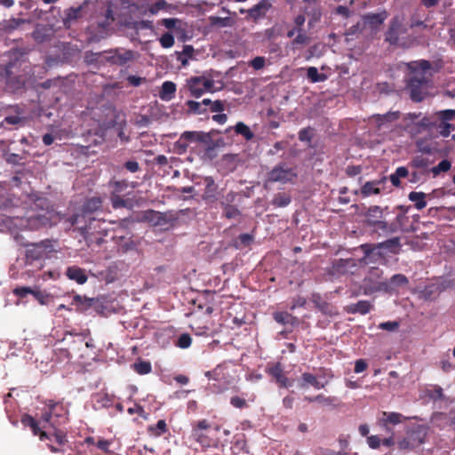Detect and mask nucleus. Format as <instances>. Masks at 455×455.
Listing matches in <instances>:
<instances>
[{
  "mask_svg": "<svg viewBox=\"0 0 455 455\" xmlns=\"http://www.w3.org/2000/svg\"><path fill=\"white\" fill-rule=\"evenodd\" d=\"M209 20H210L211 26L220 27V28L232 26L231 19L228 17L221 18V17H217V16H211V17H209Z\"/></svg>",
  "mask_w": 455,
  "mask_h": 455,
  "instance_id": "obj_46",
  "label": "nucleus"
},
{
  "mask_svg": "<svg viewBox=\"0 0 455 455\" xmlns=\"http://www.w3.org/2000/svg\"><path fill=\"white\" fill-rule=\"evenodd\" d=\"M317 377L321 381L328 380L329 382L333 378V373L331 370L321 367L318 369Z\"/></svg>",
  "mask_w": 455,
  "mask_h": 455,
  "instance_id": "obj_55",
  "label": "nucleus"
},
{
  "mask_svg": "<svg viewBox=\"0 0 455 455\" xmlns=\"http://www.w3.org/2000/svg\"><path fill=\"white\" fill-rule=\"evenodd\" d=\"M386 12L379 13H368L363 16V26H369L371 29H378L387 19Z\"/></svg>",
  "mask_w": 455,
  "mask_h": 455,
  "instance_id": "obj_19",
  "label": "nucleus"
},
{
  "mask_svg": "<svg viewBox=\"0 0 455 455\" xmlns=\"http://www.w3.org/2000/svg\"><path fill=\"white\" fill-rule=\"evenodd\" d=\"M32 37L37 43H44L50 38L49 29L45 26L38 25L33 31Z\"/></svg>",
  "mask_w": 455,
  "mask_h": 455,
  "instance_id": "obj_35",
  "label": "nucleus"
},
{
  "mask_svg": "<svg viewBox=\"0 0 455 455\" xmlns=\"http://www.w3.org/2000/svg\"><path fill=\"white\" fill-rule=\"evenodd\" d=\"M409 174V171L407 167L400 166L398 167L395 173L391 174L389 180L393 186L399 188L401 186V178H405Z\"/></svg>",
  "mask_w": 455,
  "mask_h": 455,
  "instance_id": "obj_38",
  "label": "nucleus"
},
{
  "mask_svg": "<svg viewBox=\"0 0 455 455\" xmlns=\"http://www.w3.org/2000/svg\"><path fill=\"white\" fill-rule=\"evenodd\" d=\"M307 77L311 83L323 82L327 79L326 75L319 73L315 67L307 68Z\"/></svg>",
  "mask_w": 455,
  "mask_h": 455,
  "instance_id": "obj_40",
  "label": "nucleus"
},
{
  "mask_svg": "<svg viewBox=\"0 0 455 455\" xmlns=\"http://www.w3.org/2000/svg\"><path fill=\"white\" fill-rule=\"evenodd\" d=\"M80 209L89 216H92L93 213L102 212L103 199L100 196L86 198Z\"/></svg>",
  "mask_w": 455,
  "mask_h": 455,
  "instance_id": "obj_13",
  "label": "nucleus"
},
{
  "mask_svg": "<svg viewBox=\"0 0 455 455\" xmlns=\"http://www.w3.org/2000/svg\"><path fill=\"white\" fill-rule=\"evenodd\" d=\"M407 68L411 71L407 82V89L410 97L414 102H421L427 94L429 80L427 77V70L430 68L427 60L407 63Z\"/></svg>",
  "mask_w": 455,
  "mask_h": 455,
  "instance_id": "obj_1",
  "label": "nucleus"
},
{
  "mask_svg": "<svg viewBox=\"0 0 455 455\" xmlns=\"http://www.w3.org/2000/svg\"><path fill=\"white\" fill-rule=\"evenodd\" d=\"M387 207L385 208L387 210ZM383 212L384 209L378 205H373L368 208L365 217H366V223L372 228H375V226L381 220L383 217Z\"/></svg>",
  "mask_w": 455,
  "mask_h": 455,
  "instance_id": "obj_21",
  "label": "nucleus"
},
{
  "mask_svg": "<svg viewBox=\"0 0 455 455\" xmlns=\"http://www.w3.org/2000/svg\"><path fill=\"white\" fill-rule=\"evenodd\" d=\"M377 230H380L385 235L394 234L398 232L397 226L392 221L388 222L386 220H380L375 228Z\"/></svg>",
  "mask_w": 455,
  "mask_h": 455,
  "instance_id": "obj_41",
  "label": "nucleus"
},
{
  "mask_svg": "<svg viewBox=\"0 0 455 455\" xmlns=\"http://www.w3.org/2000/svg\"><path fill=\"white\" fill-rule=\"evenodd\" d=\"M183 138L188 142L199 141L203 143H208L211 140L210 134L204 132H184L182 133Z\"/></svg>",
  "mask_w": 455,
  "mask_h": 455,
  "instance_id": "obj_32",
  "label": "nucleus"
},
{
  "mask_svg": "<svg viewBox=\"0 0 455 455\" xmlns=\"http://www.w3.org/2000/svg\"><path fill=\"white\" fill-rule=\"evenodd\" d=\"M312 301L315 305V307L320 310L323 314L333 317L339 315V311L335 306L323 300L319 294H314Z\"/></svg>",
  "mask_w": 455,
  "mask_h": 455,
  "instance_id": "obj_16",
  "label": "nucleus"
},
{
  "mask_svg": "<svg viewBox=\"0 0 455 455\" xmlns=\"http://www.w3.org/2000/svg\"><path fill=\"white\" fill-rule=\"evenodd\" d=\"M291 201V198L288 194L277 193L272 200V204L275 207H285L290 204Z\"/></svg>",
  "mask_w": 455,
  "mask_h": 455,
  "instance_id": "obj_43",
  "label": "nucleus"
},
{
  "mask_svg": "<svg viewBox=\"0 0 455 455\" xmlns=\"http://www.w3.org/2000/svg\"><path fill=\"white\" fill-rule=\"evenodd\" d=\"M451 129H453V125L447 122H442L438 126L439 133L443 137H448L451 133Z\"/></svg>",
  "mask_w": 455,
  "mask_h": 455,
  "instance_id": "obj_61",
  "label": "nucleus"
},
{
  "mask_svg": "<svg viewBox=\"0 0 455 455\" xmlns=\"http://www.w3.org/2000/svg\"><path fill=\"white\" fill-rule=\"evenodd\" d=\"M223 214L227 219H235L241 215V212L235 205L223 206Z\"/></svg>",
  "mask_w": 455,
  "mask_h": 455,
  "instance_id": "obj_51",
  "label": "nucleus"
},
{
  "mask_svg": "<svg viewBox=\"0 0 455 455\" xmlns=\"http://www.w3.org/2000/svg\"><path fill=\"white\" fill-rule=\"evenodd\" d=\"M272 4L269 0H261L257 4H255L253 7L243 10L241 9V13H248L249 17L251 18L253 20H257L260 18H263L266 16L267 12L271 9Z\"/></svg>",
  "mask_w": 455,
  "mask_h": 455,
  "instance_id": "obj_11",
  "label": "nucleus"
},
{
  "mask_svg": "<svg viewBox=\"0 0 455 455\" xmlns=\"http://www.w3.org/2000/svg\"><path fill=\"white\" fill-rule=\"evenodd\" d=\"M372 307H373V306L370 301L359 300L356 303L348 305L346 307V311L348 314L366 315L372 309Z\"/></svg>",
  "mask_w": 455,
  "mask_h": 455,
  "instance_id": "obj_24",
  "label": "nucleus"
},
{
  "mask_svg": "<svg viewBox=\"0 0 455 455\" xmlns=\"http://www.w3.org/2000/svg\"><path fill=\"white\" fill-rule=\"evenodd\" d=\"M164 48H171L174 44V36L171 33H164L159 39Z\"/></svg>",
  "mask_w": 455,
  "mask_h": 455,
  "instance_id": "obj_54",
  "label": "nucleus"
},
{
  "mask_svg": "<svg viewBox=\"0 0 455 455\" xmlns=\"http://www.w3.org/2000/svg\"><path fill=\"white\" fill-rule=\"evenodd\" d=\"M66 275L68 279L76 281L79 284L85 283L88 279L85 270L77 266L68 267L66 270Z\"/></svg>",
  "mask_w": 455,
  "mask_h": 455,
  "instance_id": "obj_23",
  "label": "nucleus"
},
{
  "mask_svg": "<svg viewBox=\"0 0 455 455\" xmlns=\"http://www.w3.org/2000/svg\"><path fill=\"white\" fill-rule=\"evenodd\" d=\"M235 132L237 133V134H240L242 136H243L245 138V140H251L253 137H254V134L253 132L251 131V129L249 128V126H247L245 124H243V122H238L235 127Z\"/></svg>",
  "mask_w": 455,
  "mask_h": 455,
  "instance_id": "obj_44",
  "label": "nucleus"
},
{
  "mask_svg": "<svg viewBox=\"0 0 455 455\" xmlns=\"http://www.w3.org/2000/svg\"><path fill=\"white\" fill-rule=\"evenodd\" d=\"M296 177L297 174L291 168L279 164L267 173V181L287 183L292 181Z\"/></svg>",
  "mask_w": 455,
  "mask_h": 455,
  "instance_id": "obj_8",
  "label": "nucleus"
},
{
  "mask_svg": "<svg viewBox=\"0 0 455 455\" xmlns=\"http://www.w3.org/2000/svg\"><path fill=\"white\" fill-rule=\"evenodd\" d=\"M211 103L210 99H204L202 101L188 100L187 106L189 114L202 115L206 112L208 105Z\"/></svg>",
  "mask_w": 455,
  "mask_h": 455,
  "instance_id": "obj_26",
  "label": "nucleus"
},
{
  "mask_svg": "<svg viewBox=\"0 0 455 455\" xmlns=\"http://www.w3.org/2000/svg\"><path fill=\"white\" fill-rule=\"evenodd\" d=\"M6 85L11 92H16L24 87L25 82L20 76H14L13 77H11Z\"/></svg>",
  "mask_w": 455,
  "mask_h": 455,
  "instance_id": "obj_47",
  "label": "nucleus"
},
{
  "mask_svg": "<svg viewBox=\"0 0 455 455\" xmlns=\"http://www.w3.org/2000/svg\"><path fill=\"white\" fill-rule=\"evenodd\" d=\"M210 108V110L212 112L220 113L225 108V102L220 100H212L211 103L208 105Z\"/></svg>",
  "mask_w": 455,
  "mask_h": 455,
  "instance_id": "obj_59",
  "label": "nucleus"
},
{
  "mask_svg": "<svg viewBox=\"0 0 455 455\" xmlns=\"http://www.w3.org/2000/svg\"><path fill=\"white\" fill-rule=\"evenodd\" d=\"M451 167V161L443 159L436 166L432 167L429 171L433 173L434 177H436L442 172H447L450 171Z\"/></svg>",
  "mask_w": 455,
  "mask_h": 455,
  "instance_id": "obj_45",
  "label": "nucleus"
},
{
  "mask_svg": "<svg viewBox=\"0 0 455 455\" xmlns=\"http://www.w3.org/2000/svg\"><path fill=\"white\" fill-rule=\"evenodd\" d=\"M205 186L202 195L203 200L207 204H213L218 200V185L215 183L212 177H205L204 179Z\"/></svg>",
  "mask_w": 455,
  "mask_h": 455,
  "instance_id": "obj_12",
  "label": "nucleus"
},
{
  "mask_svg": "<svg viewBox=\"0 0 455 455\" xmlns=\"http://www.w3.org/2000/svg\"><path fill=\"white\" fill-rule=\"evenodd\" d=\"M237 196H238V194L236 192L229 191L224 196L223 200L220 202L221 207L233 205L232 204L236 200Z\"/></svg>",
  "mask_w": 455,
  "mask_h": 455,
  "instance_id": "obj_56",
  "label": "nucleus"
},
{
  "mask_svg": "<svg viewBox=\"0 0 455 455\" xmlns=\"http://www.w3.org/2000/svg\"><path fill=\"white\" fill-rule=\"evenodd\" d=\"M66 222L68 223L69 227H74L75 230H77L80 235L84 238L88 246L93 243L94 229L100 225L104 224V220H98L94 217L85 214L81 209L71 216L66 219Z\"/></svg>",
  "mask_w": 455,
  "mask_h": 455,
  "instance_id": "obj_2",
  "label": "nucleus"
},
{
  "mask_svg": "<svg viewBox=\"0 0 455 455\" xmlns=\"http://www.w3.org/2000/svg\"><path fill=\"white\" fill-rule=\"evenodd\" d=\"M309 43V37L306 33L302 32L301 28H298V35L293 39V44H307Z\"/></svg>",
  "mask_w": 455,
  "mask_h": 455,
  "instance_id": "obj_57",
  "label": "nucleus"
},
{
  "mask_svg": "<svg viewBox=\"0 0 455 455\" xmlns=\"http://www.w3.org/2000/svg\"><path fill=\"white\" fill-rule=\"evenodd\" d=\"M227 370V366L225 364H220L212 371H209L205 372V376L209 379H214L217 381L228 383L229 380L228 379V377L226 376L225 371Z\"/></svg>",
  "mask_w": 455,
  "mask_h": 455,
  "instance_id": "obj_28",
  "label": "nucleus"
},
{
  "mask_svg": "<svg viewBox=\"0 0 455 455\" xmlns=\"http://www.w3.org/2000/svg\"><path fill=\"white\" fill-rule=\"evenodd\" d=\"M81 11V7L68 9L65 13L64 23H71L76 20L80 17Z\"/></svg>",
  "mask_w": 455,
  "mask_h": 455,
  "instance_id": "obj_49",
  "label": "nucleus"
},
{
  "mask_svg": "<svg viewBox=\"0 0 455 455\" xmlns=\"http://www.w3.org/2000/svg\"><path fill=\"white\" fill-rule=\"evenodd\" d=\"M273 317L275 322L283 325H293L297 322V318L287 312H275Z\"/></svg>",
  "mask_w": 455,
  "mask_h": 455,
  "instance_id": "obj_36",
  "label": "nucleus"
},
{
  "mask_svg": "<svg viewBox=\"0 0 455 455\" xmlns=\"http://www.w3.org/2000/svg\"><path fill=\"white\" fill-rule=\"evenodd\" d=\"M113 240L124 253L136 250L139 244V243L133 239L132 235H115Z\"/></svg>",
  "mask_w": 455,
  "mask_h": 455,
  "instance_id": "obj_14",
  "label": "nucleus"
},
{
  "mask_svg": "<svg viewBox=\"0 0 455 455\" xmlns=\"http://www.w3.org/2000/svg\"><path fill=\"white\" fill-rule=\"evenodd\" d=\"M214 81L205 76H192L187 81V86L193 97L199 98L205 92H212Z\"/></svg>",
  "mask_w": 455,
  "mask_h": 455,
  "instance_id": "obj_6",
  "label": "nucleus"
},
{
  "mask_svg": "<svg viewBox=\"0 0 455 455\" xmlns=\"http://www.w3.org/2000/svg\"><path fill=\"white\" fill-rule=\"evenodd\" d=\"M114 12L108 6L102 14L99 15L95 25L90 27V41L98 43L113 33Z\"/></svg>",
  "mask_w": 455,
  "mask_h": 455,
  "instance_id": "obj_3",
  "label": "nucleus"
},
{
  "mask_svg": "<svg viewBox=\"0 0 455 455\" xmlns=\"http://www.w3.org/2000/svg\"><path fill=\"white\" fill-rule=\"evenodd\" d=\"M267 372L271 375L281 387H288L291 386V381L283 373V366L277 363L267 369Z\"/></svg>",
  "mask_w": 455,
  "mask_h": 455,
  "instance_id": "obj_15",
  "label": "nucleus"
},
{
  "mask_svg": "<svg viewBox=\"0 0 455 455\" xmlns=\"http://www.w3.org/2000/svg\"><path fill=\"white\" fill-rule=\"evenodd\" d=\"M135 58V52L132 50L121 48L111 49L106 52V60L112 65L124 66Z\"/></svg>",
  "mask_w": 455,
  "mask_h": 455,
  "instance_id": "obj_7",
  "label": "nucleus"
},
{
  "mask_svg": "<svg viewBox=\"0 0 455 455\" xmlns=\"http://www.w3.org/2000/svg\"><path fill=\"white\" fill-rule=\"evenodd\" d=\"M13 112V115H8L4 117V123L12 125H23L27 120L25 116H23L24 110L18 105H15L11 108Z\"/></svg>",
  "mask_w": 455,
  "mask_h": 455,
  "instance_id": "obj_20",
  "label": "nucleus"
},
{
  "mask_svg": "<svg viewBox=\"0 0 455 455\" xmlns=\"http://www.w3.org/2000/svg\"><path fill=\"white\" fill-rule=\"evenodd\" d=\"M400 246H401V243H400L399 237H393L391 239L386 240L378 244V248L387 249L391 252H395L399 249Z\"/></svg>",
  "mask_w": 455,
  "mask_h": 455,
  "instance_id": "obj_42",
  "label": "nucleus"
},
{
  "mask_svg": "<svg viewBox=\"0 0 455 455\" xmlns=\"http://www.w3.org/2000/svg\"><path fill=\"white\" fill-rule=\"evenodd\" d=\"M314 400L324 406H331L335 402V397L324 396L323 395L320 394L315 395Z\"/></svg>",
  "mask_w": 455,
  "mask_h": 455,
  "instance_id": "obj_58",
  "label": "nucleus"
},
{
  "mask_svg": "<svg viewBox=\"0 0 455 455\" xmlns=\"http://www.w3.org/2000/svg\"><path fill=\"white\" fill-rule=\"evenodd\" d=\"M400 117L399 111H389L384 115H376L374 118L379 125H382L385 123H391L398 120Z\"/></svg>",
  "mask_w": 455,
  "mask_h": 455,
  "instance_id": "obj_37",
  "label": "nucleus"
},
{
  "mask_svg": "<svg viewBox=\"0 0 455 455\" xmlns=\"http://www.w3.org/2000/svg\"><path fill=\"white\" fill-rule=\"evenodd\" d=\"M438 116L443 122L450 121L455 117V110H453V109L442 110V111L438 112Z\"/></svg>",
  "mask_w": 455,
  "mask_h": 455,
  "instance_id": "obj_64",
  "label": "nucleus"
},
{
  "mask_svg": "<svg viewBox=\"0 0 455 455\" xmlns=\"http://www.w3.org/2000/svg\"><path fill=\"white\" fill-rule=\"evenodd\" d=\"M101 225H100L96 229H94V234H93V243H96L97 245H100L104 243V236L107 235V231L102 228L100 227ZM92 245V243L90 244Z\"/></svg>",
  "mask_w": 455,
  "mask_h": 455,
  "instance_id": "obj_52",
  "label": "nucleus"
},
{
  "mask_svg": "<svg viewBox=\"0 0 455 455\" xmlns=\"http://www.w3.org/2000/svg\"><path fill=\"white\" fill-rule=\"evenodd\" d=\"M426 197L427 195L425 193L416 191L411 192L408 196L409 200L414 203V206L417 210H422L426 207Z\"/></svg>",
  "mask_w": 455,
  "mask_h": 455,
  "instance_id": "obj_34",
  "label": "nucleus"
},
{
  "mask_svg": "<svg viewBox=\"0 0 455 455\" xmlns=\"http://www.w3.org/2000/svg\"><path fill=\"white\" fill-rule=\"evenodd\" d=\"M383 283L384 282H373L371 278L365 277L363 280L359 289L363 294L371 295L377 291H384V290H388V286Z\"/></svg>",
  "mask_w": 455,
  "mask_h": 455,
  "instance_id": "obj_17",
  "label": "nucleus"
},
{
  "mask_svg": "<svg viewBox=\"0 0 455 455\" xmlns=\"http://www.w3.org/2000/svg\"><path fill=\"white\" fill-rule=\"evenodd\" d=\"M194 47L189 44L183 46L182 52H176L177 60L180 62L183 68L188 65V60L194 58Z\"/></svg>",
  "mask_w": 455,
  "mask_h": 455,
  "instance_id": "obj_31",
  "label": "nucleus"
},
{
  "mask_svg": "<svg viewBox=\"0 0 455 455\" xmlns=\"http://www.w3.org/2000/svg\"><path fill=\"white\" fill-rule=\"evenodd\" d=\"M32 295L41 305H48L52 300V296L46 291L34 290Z\"/></svg>",
  "mask_w": 455,
  "mask_h": 455,
  "instance_id": "obj_48",
  "label": "nucleus"
},
{
  "mask_svg": "<svg viewBox=\"0 0 455 455\" xmlns=\"http://www.w3.org/2000/svg\"><path fill=\"white\" fill-rule=\"evenodd\" d=\"M407 33L408 27L404 23V18L395 16L390 20L389 27L385 33V41L390 45L406 48L408 47V40L405 36Z\"/></svg>",
  "mask_w": 455,
  "mask_h": 455,
  "instance_id": "obj_4",
  "label": "nucleus"
},
{
  "mask_svg": "<svg viewBox=\"0 0 455 455\" xmlns=\"http://www.w3.org/2000/svg\"><path fill=\"white\" fill-rule=\"evenodd\" d=\"M55 213L53 212H46L44 214L30 216L27 220V227L31 230H38L42 228L51 227L55 224L53 220Z\"/></svg>",
  "mask_w": 455,
  "mask_h": 455,
  "instance_id": "obj_10",
  "label": "nucleus"
},
{
  "mask_svg": "<svg viewBox=\"0 0 455 455\" xmlns=\"http://www.w3.org/2000/svg\"><path fill=\"white\" fill-rule=\"evenodd\" d=\"M29 20L25 19H18L12 18L9 20H4L0 22V31L5 34H11L14 30L20 28V27L23 24L29 23Z\"/></svg>",
  "mask_w": 455,
  "mask_h": 455,
  "instance_id": "obj_22",
  "label": "nucleus"
},
{
  "mask_svg": "<svg viewBox=\"0 0 455 455\" xmlns=\"http://www.w3.org/2000/svg\"><path fill=\"white\" fill-rule=\"evenodd\" d=\"M409 283L408 278L402 274L394 275L388 282H384L383 284H387L388 286V290H384L386 292H392L396 288L404 286Z\"/></svg>",
  "mask_w": 455,
  "mask_h": 455,
  "instance_id": "obj_29",
  "label": "nucleus"
},
{
  "mask_svg": "<svg viewBox=\"0 0 455 455\" xmlns=\"http://www.w3.org/2000/svg\"><path fill=\"white\" fill-rule=\"evenodd\" d=\"M385 181V177L381 180L367 181L361 188L362 196L363 197H366L371 195H379L380 193V188H379V186L384 184Z\"/></svg>",
  "mask_w": 455,
  "mask_h": 455,
  "instance_id": "obj_25",
  "label": "nucleus"
},
{
  "mask_svg": "<svg viewBox=\"0 0 455 455\" xmlns=\"http://www.w3.org/2000/svg\"><path fill=\"white\" fill-rule=\"evenodd\" d=\"M431 162L428 158L420 155L414 156L411 160L409 166L414 169H419L420 170V172H422V173L427 174L428 172H430V169L428 168Z\"/></svg>",
  "mask_w": 455,
  "mask_h": 455,
  "instance_id": "obj_27",
  "label": "nucleus"
},
{
  "mask_svg": "<svg viewBox=\"0 0 455 455\" xmlns=\"http://www.w3.org/2000/svg\"><path fill=\"white\" fill-rule=\"evenodd\" d=\"M313 138V128H303L299 132V140L303 142H311Z\"/></svg>",
  "mask_w": 455,
  "mask_h": 455,
  "instance_id": "obj_53",
  "label": "nucleus"
},
{
  "mask_svg": "<svg viewBox=\"0 0 455 455\" xmlns=\"http://www.w3.org/2000/svg\"><path fill=\"white\" fill-rule=\"evenodd\" d=\"M427 430L423 426H416L407 431L406 436L398 442L400 450H413L425 443Z\"/></svg>",
  "mask_w": 455,
  "mask_h": 455,
  "instance_id": "obj_5",
  "label": "nucleus"
},
{
  "mask_svg": "<svg viewBox=\"0 0 455 455\" xmlns=\"http://www.w3.org/2000/svg\"><path fill=\"white\" fill-rule=\"evenodd\" d=\"M132 367L134 371L139 374H148L152 370L150 363L146 361H140L135 363H133Z\"/></svg>",
  "mask_w": 455,
  "mask_h": 455,
  "instance_id": "obj_50",
  "label": "nucleus"
},
{
  "mask_svg": "<svg viewBox=\"0 0 455 455\" xmlns=\"http://www.w3.org/2000/svg\"><path fill=\"white\" fill-rule=\"evenodd\" d=\"M176 84L173 82L166 81L162 84L159 96L163 100H170L174 97Z\"/></svg>",
  "mask_w": 455,
  "mask_h": 455,
  "instance_id": "obj_33",
  "label": "nucleus"
},
{
  "mask_svg": "<svg viewBox=\"0 0 455 455\" xmlns=\"http://www.w3.org/2000/svg\"><path fill=\"white\" fill-rule=\"evenodd\" d=\"M26 250V259L27 260H37L42 259L48 249L52 247L51 241L48 239L43 240L39 243H24Z\"/></svg>",
  "mask_w": 455,
  "mask_h": 455,
  "instance_id": "obj_9",
  "label": "nucleus"
},
{
  "mask_svg": "<svg viewBox=\"0 0 455 455\" xmlns=\"http://www.w3.org/2000/svg\"><path fill=\"white\" fill-rule=\"evenodd\" d=\"M230 403L238 409H243L247 407V402L245 399L240 397V396H233L230 399Z\"/></svg>",
  "mask_w": 455,
  "mask_h": 455,
  "instance_id": "obj_63",
  "label": "nucleus"
},
{
  "mask_svg": "<svg viewBox=\"0 0 455 455\" xmlns=\"http://www.w3.org/2000/svg\"><path fill=\"white\" fill-rule=\"evenodd\" d=\"M328 385V380L321 381L319 380L317 375H314L309 372H304L301 375V382L299 387L302 388H307L308 386H312L315 389L324 388Z\"/></svg>",
  "mask_w": 455,
  "mask_h": 455,
  "instance_id": "obj_18",
  "label": "nucleus"
},
{
  "mask_svg": "<svg viewBox=\"0 0 455 455\" xmlns=\"http://www.w3.org/2000/svg\"><path fill=\"white\" fill-rule=\"evenodd\" d=\"M124 167L130 172L135 173L140 170V164L135 160H129L124 164Z\"/></svg>",
  "mask_w": 455,
  "mask_h": 455,
  "instance_id": "obj_62",
  "label": "nucleus"
},
{
  "mask_svg": "<svg viewBox=\"0 0 455 455\" xmlns=\"http://www.w3.org/2000/svg\"><path fill=\"white\" fill-rule=\"evenodd\" d=\"M109 188H112V195L117 196L124 193L130 186L127 180H111L108 183Z\"/></svg>",
  "mask_w": 455,
  "mask_h": 455,
  "instance_id": "obj_39",
  "label": "nucleus"
},
{
  "mask_svg": "<svg viewBox=\"0 0 455 455\" xmlns=\"http://www.w3.org/2000/svg\"><path fill=\"white\" fill-rule=\"evenodd\" d=\"M191 337L188 334L185 333L180 336L177 341V345L181 348H187L191 345Z\"/></svg>",
  "mask_w": 455,
  "mask_h": 455,
  "instance_id": "obj_60",
  "label": "nucleus"
},
{
  "mask_svg": "<svg viewBox=\"0 0 455 455\" xmlns=\"http://www.w3.org/2000/svg\"><path fill=\"white\" fill-rule=\"evenodd\" d=\"M406 419H407L406 417L403 416L401 413H398V412L384 411L382 413V418L380 419V421L384 427H387L388 424H392V425L400 424Z\"/></svg>",
  "mask_w": 455,
  "mask_h": 455,
  "instance_id": "obj_30",
  "label": "nucleus"
}]
</instances>
